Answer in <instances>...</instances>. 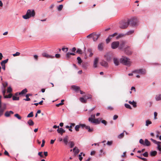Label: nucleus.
<instances>
[{"instance_id":"obj_25","label":"nucleus","mask_w":161,"mask_h":161,"mask_svg":"<svg viewBox=\"0 0 161 161\" xmlns=\"http://www.w3.org/2000/svg\"><path fill=\"white\" fill-rule=\"evenodd\" d=\"M31 96V94H27L26 96L25 97H26V98L24 99V100H25V101H29L31 100L30 98L29 97V96Z\"/></svg>"},{"instance_id":"obj_60","label":"nucleus","mask_w":161,"mask_h":161,"mask_svg":"<svg viewBox=\"0 0 161 161\" xmlns=\"http://www.w3.org/2000/svg\"><path fill=\"white\" fill-rule=\"evenodd\" d=\"M82 153H81L79 155V159L80 161H81L82 159V157L81 156Z\"/></svg>"},{"instance_id":"obj_34","label":"nucleus","mask_w":161,"mask_h":161,"mask_svg":"<svg viewBox=\"0 0 161 161\" xmlns=\"http://www.w3.org/2000/svg\"><path fill=\"white\" fill-rule=\"evenodd\" d=\"M69 144L70 148H72L75 145L74 143L72 141L69 142Z\"/></svg>"},{"instance_id":"obj_11","label":"nucleus","mask_w":161,"mask_h":161,"mask_svg":"<svg viewBox=\"0 0 161 161\" xmlns=\"http://www.w3.org/2000/svg\"><path fill=\"white\" fill-rule=\"evenodd\" d=\"M104 57L108 62H109L111 60V56L108 53H107L105 55Z\"/></svg>"},{"instance_id":"obj_58","label":"nucleus","mask_w":161,"mask_h":161,"mask_svg":"<svg viewBox=\"0 0 161 161\" xmlns=\"http://www.w3.org/2000/svg\"><path fill=\"white\" fill-rule=\"evenodd\" d=\"M42 152H39L38 153V155L40 157L42 158H44L43 155L42 154Z\"/></svg>"},{"instance_id":"obj_28","label":"nucleus","mask_w":161,"mask_h":161,"mask_svg":"<svg viewBox=\"0 0 161 161\" xmlns=\"http://www.w3.org/2000/svg\"><path fill=\"white\" fill-rule=\"evenodd\" d=\"M124 36V35L122 34H119L116 37V39L117 40L123 37Z\"/></svg>"},{"instance_id":"obj_13","label":"nucleus","mask_w":161,"mask_h":161,"mask_svg":"<svg viewBox=\"0 0 161 161\" xmlns=\"http://www.w3.org/2000/svg\"><path fill=\"white\" fill-rule=\"evenodd\" d=\"M14 112L12 111H7L5 112L4 115L7 117H9L11 114H13Z\"/></svg>"},{"instance_id":"obj_14","label":"nucleus","mask_w":161,"mask_h":161,"mask_svg":"<svg viewBox=\"0 0 161 161\" xmlns=\"http://www.w3.org/2000/svg\"><path fill=\"white\" fill-rule=\"evenodd\" d=\"M99 58H95L94 62L93 67L95 68H97V64L98 63Z\"/></svg>"},{"instance_id":"obj_33","label":"nucleus","mask_w":161,"mask_h":161,"mask_svg":"<svg viewBox=\"0 0 161 161\" xmlns=\"http://www.w3.org/2000/svg\"><path fill=\"white\" fill-rule=\"evenodd\" d=\"M134 30H130L128 31L126 33V35H130L134 32Z\"/></svg>"},{"instance_id":"obj_63","label":"nucleus","mask_w":161,"mask_h":161,"mask_svg":"<svg viewBox=\"0 0 161 161\" xmlns=\"http://www.w3.org/2000/svg\"><path fill=\"white\" fill-rule=\"evenodd\" d=\"M92 97L91 95H90L89 96H85V98L86 99V100L89 99H91Z\"/></svg>"},{"instance_id":"obj_49","label":"nucleus","mask_w":161,"mask_h":161,"mask_svg":"<svg viewBox=\"0 0 161 161\" xmlns=\"http://www.w3.org/2000/svg\"><path fill=\"white\" fill-rule=\"evenodd\" d=\"M13 100H19V97H17L15 96L13 97Z\"/></svg>"},{"instance_id":"obj_37","label":"nucleus","mask_w":161,"mask_h":161,"mask_svg":"<svg viewBox=\"0 0 161 161\" xmlns=\"http://www.w3.org/2000/svg\"><path fill=\"white\" fill-rule=\"evenodd\" d=\"M8 58H7L5 60H4L2 61L1 63V65L5 64L7 63V62H8Z\"/></svg>"},{"instance_id":"obj_6","label":"nucleus","mask_w":161,"mask_h":161,"mask_svg":"<svg viewBox=\"0 0 161 161\" xmlns=\"http://www.w3.org/2000/svg\"><path fill=\"white\" fill-rule=\"evenodd\" d=\"M126 42L125 41H120V44H119V48L120 49H125V48L126 47L127 45H125Z\"/></svg>"},{"instance_id":"obj_35","label":"nucleus","mask_w":161,"mask_h":161,"mask_svg":"<svg viewBox=\"0 0 161 161\" xmlns=\"http://www.w3.org/2000/svg\"><path fill=\"white\" fill-rule=\"evenodd\" d=\"M64 101V99L62 100L61 101V103H59L58 104H56V106L57 107H59L60 105H61L64 104V103L63 102Z\"/></svg>"},{"instance_id":"obj_52","label":"nucleus","mask_w":161,"mask_h":161,"mask_svg":"<svg viewBox=\"0 0 161 161\" xmlns=\"http://www.w3.org/2000/svg\"><path fill=\"white\" fill-rule=\"evenodd\" d=\"M5 109V108L3 109H0V116H1L2 115H3L4 109Z\"/></svg>"},{"instance_id":"obj_24","label":"nucleus","mask_w":161,"mask_h":161,"mask_svg":"<svg viewBox=\"0 0 161 161\" xmlns=\"http://www.w3.org/2000/svg\"><path fill=\"white\" fill-rule=\"evenodd\" d=\"M128 103H129L132 105L134 107H136L137 106L136 102L134 101H133L132 102L129 101Z\"/></svg>"},{"instance_id":"obj_46","label":"nucleus","mask_w":161,"mask_h":161,"mask_svg":"<svg viewBox=\"0 0 161 161\" xmlns=\"http://www.w3.org/2000/svg\"><path fill=\"white\" fill-rule=\"evenodd\" d=\"M80 128L79 125H76L75 127V130L76 131H78L79 130V128Z\"/></svg>"},{"instance_id":"obj_17","label":"nucleus","mask_w":161,"mask_h":161,"mask_svg":"<svg viewBox=\"0 0 161 161\" xmlns=\"http://www.w3.org/2000/svg\"><path fill=\"white\" fill-rule=\"evenodd\" d=\"M57 131L58 133L61 134V135H62L63 133L65 132V131L62 128H59L57 130Z\"/></svg>"},{"instance_id":"obj_42","label":"nucleus","mask_w":161,"mask_h":161,"mask_svg":"<svg viewBox=\"0 0 161 161\" xmlns=\"http://www.w3.org/2000/svg\"><path fill=\"white\" fill-rule=\"evenodd\" d=\"M111 38V36L109 35L106 40L107 43H108L110 41Z\"/></svg>"},{"instance_id":"obj_50","label":"nucleus","mask_w":161,"mask_h":161,"mask_svg":"<svg viewBox=\"0 0 161 161\" xmlns=\"http://www.w3.org/2000/svg\"><path fill=\"white\" fill-rule=\"evenodd\" d=\"M12 90L11 87L10 86L8 87L7 90V92L8 93H10L12 92Z\"/></svg>"},{"instance_id":"obj_18","label":"nucleus","mask_w":161,"mask_h":161,"mask_svg":"<svg viewBox=\"0 0 161 161\" xmlns=\"http://www.w3.org/2000/svg\"><path fill=\"white\" fill-rule=\"evenodd\" d=\"M71 87L76 92H78L80 90V87L79 86L75 85L72 86Z\"/></svg>"},{"instance_id":"obj_41","label":"nucleus","mask_w":161,"mask_h":161,"mask_svg":"<svg viewBox=\"0 0 161 161\" xmlns=\"http://www.w3.org/2000/svg\"><path fill=\"white\" fill-rule=\"evenodd\" d=\"M2 93L3 94V95L4 96H4H6V95H5V94L6 93V90L5 89H4V87H2L1 88Z\"/></svg>"},{"instance_id":"obj_15","label":"nucleus","mask_w":161,"mask_h":161,"mask_svg":"<svg viewBox=\"0 0 161 161\" xmlns=\"http://www.w3.org/2000/svg\"><path fill=\"white\" fill-rule=\"evenodd\" d=\"M43 56L47 58H53L54 57V56L49 55L45 53H42Z\"/></svg>"},{"instance_id":"obj_1","label":"nucleus","mask_w":161,"mask_h":161,"mask_svg":"<svg viewBox=\"0 0 161 161\" xmlns=\"http://www.w3.org/2000/svg\"><path fill=\"white\" fill-rule=\"evenodd\" d=\"M35 15V12L34 9H28L26 14L22 16L23 18L25 19H27L30 17H33Z\"/></svg>"},{"instance_id":"obj_30","label":"nucleus","mask_w":161,"mask_h":161,"mask_svg":"<svg viewBox=\"0 0 161 161\" xmlns=\"http://www.w3.org/2000/svg\"><path fill=\"white\" fill-rule=\"evenodd\" d=\"M152 123V122L149 120H147L146 121L145 125L147 126H148L149 125Z\"/></svg>"},{"instance_id":"obj_9","label":"nucleus","mask_w":161,"mask_h":161,"mask_svg":"<svg viewBox=\"0 0 161 161\" xmlns=\"http://www.w3.org/2000/svg\"><path fill=\"white\" fill-rule=\"evenodd\" d=\"M92 36V38H93V40L94 41H96L99 37L100 36V34H97L95 33H93Z\"/></svg>"},{"instance_id":"obj_47","label":"nucleus","mask_w":161,"mask_h":161,"mask_svg":"<svg viewBox=\"0 0 161 161\" xmlns=\"http://www.w3.org/2000/svg\"><path fill=\"white\" fill-rule=\"evenodd\" d=\"M88 51L90 53L89 56L91 57H92L93 55V53H92V50L91 49H89L88 50Z\"/></svg>"},{"instance_id":"obj_19","label":"nucleus","mask_w":161,"mask_h":161,"mask_svg":"<svg viewBox=\"0 0 161 161\" xmlns=\"http://www.w3.org/2000/svg\"><path fill=\"white\" fill-rule=\"evenodd\" d=\"M155 100L157 101L161 100V94H158L156 95L155 97Z\"/></svg>"},{"instance_id":"obj_7","label":"nucleus","mask_w":161,"mask_h":161,"mask_svg":"<svg viewBox=\"0 0 161 161\" xmlns=\"http://www.w3.org/2000/svg\"><path fill=\"white\" fill-rule=\"evenodd\" d=\"M119 42L118 41H115L113 42L111 44V47L113 49L117 48L119 47Z\"/></svg>"},{"instance_id":"obj_54","label":"nucleus","mask_w":161,"mask_h":161,"mask_svg":"<svg viewBox=\"0 0 161 161\" xmlns=\"http://www.w3.org/2000/svg\"><path fill=\"white\" fill-rule=\"evenodd\" d=\"M113 142L112 141H108L107 142V144L109 146H111Z\"/></svg>"},{"instance_id":"obj_44","label":"nucleus","mask_w":161,"mask_h":161,"mask_svg":"<svg viewBox=\"0 0 161 161\" xmlns=\"http://www.w3.org/2000/svg\"><path fill=\"white\" fill-rule=\"evenodd\" d=\"M2 87H4V89H5L6 87L8 86L7 82H6L4 83H2Z\"/></svg>"},{"instance_id":"obj_51","label":"nucleus","mask_w":161,"mask_h":161,"mask_svg":"<svg viewBox=\"0 0 161 161\" xmlns=\"http://www.w3.org/2000/svg\"><path fill=\"white\" fill-rule=\"evenodd\" d=\"M12 96V94L11 93H10L8 95L6 96H4V98H10Z\"/></svg>"},{"instance_id":"obj_36","label":"nucleus","mask_w":161,"mask_h":161,"mask_svg":"<svg viewBox=\"0 0 161 161\" xmlns=\"http://www.w3.org/2000/svg\"><path fill=\"white\" fill-rule=\"evenodd\" d=\"M63 5L62 4H61V5H60L58 7V8H57V9H58V11H61L62 9H63Z\"/></svg>"},{"instance_id":"obj_40","label":"nucleus","mask_w":161,"mask_h":161,"mask_svg":"<svg viewBox=\"0 0 161 161\" xmlns=\"http://www.w3.org/2000/svg\"><path fill=\"white\" fill-rule=\"evenodd\" d=\"M77 61H78V63L79 64H80L81 63H82V60L81 59V58H80V57H78L77 58Z\"/></svg>"},{"instance_id":"obj_31","label":"nucleus","mask_w":161,"mask_h":161,"mask_svg":"<svg viewBox=\"0 0 161 161\" xmlns=\"http://www.w3.org/2000/svg\"><path fill=\"white\" fill-rule=\"evenodd\" d=\"M70 55H75V54L73 53H68L66 54V57L68 58H69V56Z\"/></svg>"},{"instance_id":"obj_59","label":"nucleus","mask_w":161,"mask_h":161,"mask_svg":"<svg viewBox=\"0 0 161 161\" xmlns=\"http://www.w3.org/2000/svg\"><path fill=\"white\" fill-rule=\"evenodd\" d=\"M142 155L145 157H147L148 156V153L147 152H146L142 154Z\"/></svg>"},{"instance_id":"obj_16","label":"nucleus","mask_w":161,"mask_h":161,"mask_svg":"<svg viewBox=\"0 0 161 161\" xmlns=\"http://www.w3.org/2000/svg\"><path fill=\"white\" fill-rule=\"evenodd\" d=\"M156 144L157 145V149L159 151V154H160L161 153V142H158Z\"/></svg>"},{"instance_id":"obj_5","label":"nucleus","mask_w":161,"mask_h":161,"mask_svg":"<svg viewBox=\"0 0 161 161\" xmlns=\"http://www.w3.org/2000/svg\"><path fill=\"white\" fill-rule=\"evenodd\" d=\"M89 121L91 123H95L96 124H99L101 120V118H99L97 119H93L92 118H89Z\"/></svg>"},{"instance_id":"obj_10","label":"nucleus","mask_w":161,"mask_h":161,"mask_svg":"<svg viewBox=\"0 0 161 161\" xmlns=\"http://www.w3.org/2000/svg\"><path fill=\"white\" fill-rule=\"evenodd\" d=\"M113 62L115 66H118L119 64V59L116 58L114 57L113 58Z\"/></svg>"},{"instance_id":"obj_38","label":"nucleus","mask_w":161,"mask_h":161,"mask_svg":"<svg viewBox=\"0 0 161 161\" xmlns=\"http://www.w3.org/2000/svg\"><path fill=\"white\" fill-rule=\"evenodd\" d=\"M79 151L78 149L77 148L75 150L74 152V156H75L79 153Z\"/></svg>"},{"instance_id":"obj_32","label":"nucleus","mask_w":161,"mask_h":161,"mask_svg":"<svg viewBox=\"0 0 161 161\" xmlns=\"http://www.w3.org/2000/svg\"><path fill=\"white\" fill-rule=\"evenodd\" d=\"M27 123L29 124V125L30 126L33 125L34 124V122L31 119L29 120L28 121Z\"/></svg>"},{"instance_id":"obj_56","label":"nucleus","mask_w":161,"mask_h":161,"mask_svg":"<svg viewBox=\"0 0 161 161\" xmlns=\"http://www.w3.org/2000/svg\"><path fill=\"white\" fill-rule=\"evenodd\" d=\"M76 53H78L80 54H81L82 53V52L81 49H78L76 51Z\"/></svg>"},{"instance_id":"obj_22","label":"nucleus","mask_w":161,"mask_h":161,"mask_svg":"<svg viewBox=\"0 0 161 161\" xmlns=\"http://www.w3.org/2000/svg\"><path fill=\"white\" fill-rule=\"evenodd\" d=\"M85 128L86 129L88 130V131L89 132H91L93 130V128H91L90 126L88 125H86Z\"/></svg>"},{"instance_id":"obj_57","label":"nucleus","mask_w":161,"mask_h":161,"mask_svg":"<svg viewBox=\"0 0 161 161\" xmlns=\"http://www.w3.org/2000/svg\"><path fill=\"white\" fill-rule=\"evenodd\" d=\"M80 127L81 128H83L84 127H85L86 126V125L84 124H80L79 125Z\"/></svg>"},{"instance_id":"obj_3","label":"nucleus","mask_w":161,"mask_h":161,"mask_svg":"<svg viewBox=\"0 0 161 161\" xmlns=\"http://www.w3.org/2000/svg\"><path fill=\"white\" fill-rule=\"evenodd\" d=\"M129 23V20H128L127 21L124 20L121 21L119 22L120 25L119 27L120 28L125 29L128 27Z\"/></svg>"},{"instance_id":"obj_21","label":"nucleus","mask_w":161,"mask_h":161,"mask_svg":"<svg viewBox=\"0 0 161 161\" xmlns=\"http://www.w3.org/2000/svg\"><path fill=\"white\" fill-rule=\"evenodd\" d=\"M150 156H154L157 154V152L156 151H151L150 153Z\"/></svg>"},{"instance_id":"obj_48","label":"nucleus","mask_w":161,"mask_h":161,"mask_svg":"<svg viewBox=\"0 0 161 161\" xmlns=\"http://www.w3.org/2000/svg\"><path fill=\"white\" fill-rule=\"evenodd\" d=\"M33 116V112H31L30 114H29L27 116V117L30 118L32 117Z\"/></svg>"},{"instance_id":"obj_64","label":"nucleus","mask_w":161,"mask_h":161,"mask_svg":"<svg viewBox=\"0 0 161 161\" xmlns=\"http://www.w3.org/2000/svg\"><path fill=\"white\" fill-rule=\"evenodd\" d=\"M101 122L102 123L104 124L105 125H106L107 122L106 121L104 120H103L101 121Z\"/></svg>"},{"instance_id":"obj_27","label":"nucleus","mask_w":161,"mask_h":161,"mask_svg":"<svg viewBox=\"0 0 161 161\" xmlns=\"http://www.w3.org/2000/svg\"><path fill=\"white\" fill-rule=\"evenodd\" d=\"M80 102L82 103H85L86 102V99L85 98V97H80Z\"/></svg>"},{"instance_id":"obj_26","label":"nucleus","mask_w":161,"mask_h":161,"mask_svg":"<svg viewBox=\"0 0 161 161\" xmlns=\"http://www.w3.org/2000/svg\"><path fill=\"white\" fill-rule=\"evenodd\" d=\"M27 92V89L26 88H25L23 90L20 92L19 93V95H23L25 94Z\"/></svg>"},{"instance_id":"obj_12","label":"nucleus","mask_w":161,"mask_h":161,"mask_svg":"<svg viewBox=\"0 0 161 161\" xmlns=\"http://www.w3.org/2000/svg\"><path fill=\"white\" fill-rule=\"evenodd\" d=\"M100 64L102 66L105 67H108V66L107 62L103 60L100 62Z\"/></svg>"},{"instance_id":"obj_2","label":"nucleus","mask_w":161,"mask_h":161,"mask_svg":"<svg viewBox=\"0 0 161 161\" xmlns=\"http://www.w3.org/2000/svg\"><path fill=\"white\" fill-rule=\"evenodd\" d=\"M120 61L122 64L128 66H130L131 64L130 59L126 57L122 56Z\"/></svg>"},{"instance_id":"obj_8","label":"nucleus","mask_w":161,"mask_h":161,"mask_svg":"<svg viewBox=\"0 0 161 161\" xmlns=\"http://www.w3.org/2000/svg\"><path fill=\"white\" fill-rule=\"evenodd\" d=\"M130 48V47L128 46H127L125 48V49H124L125 53L128 55H130L131 54V51Z\"/></svg>"},{"instance_id":"obj_61","label":"nucleus","mask_w":161,"mask_h":161,"mask_svg":"<svg viewBox=\"0 0 161 161\" xmlns=\"http://www.w3.org/2000/svg\"><path fill=\"white\" fill-rule=\"evenodd\" d=\"M139 142L142 145H144V141L142 139H141L140 140Z\"/></svg>"},{"instance_id":"obj_43","label":"nucleus","mask_w":161,"mask_h":161,"mask_svg":"<svg viewBox=\"0 0 161 161\" xmlns=\"http://www.w3.org/2000/svg\"><path fill=\"white\" fill-rule=\"evenodd\" d=\"M125 106L127 108L131 109L132 108L131 107L129 104H127V103H125Z\"/></svg>"},{"instance_id":"obj_45","label":"nucleus","mask_w":161,"mask_h":161,"mask_svg":"<svg viewBox=\"0 0 161 161\" xmlns=\"http://www.w3.org/2000/svg\"><path fill=\"white\" fill-rule=\"evenodd\" d=\"M124 136V133L123 132L120 134L119 135H118V137L119 138L121 139L123 138Z\"/></svg>"},{"instance_id":"obj_20","label":"nucleus","mask_w":161,"mask_h":161,"mask_svg":"<svg viewBox=\"0 0 161 161\" xmlns=\"http://www.w3.org/2000/svg\"><path fill=\"white\" fill-rule=\"evenodd\" d=\"M103 43H99L98 46V49L99 51H102L103 49Z\"/></svg>"},{"instance_id":"obj_62","label":"nucleus","mask_w":161,"mask_h":161,"mask_svg":"<svg viewBox=\"0 0 161 161\" xmlns=\"http://www.w3.org/2000/svg\"><path fill=\"white\" fill-rule=\"evenodd\" d=\"M20 54V53L19 52H17L16 53L14 54H13V56L14 57L16 56L19 55Z\"/></svg>"},{"instance_id":"obj_29","label":"nucleus","mask_w":161,"mask_h":161,"mask_svg":"<svg viewBox=\"0 0 161 161\" xmlns=\"http://www.w3.org/2000/svg\"><path fill=\"white\" fill-rule=\"evenodd\" d=\"M68 136H66L65 138H64L63 139V142L65 145H67L68 143Z\"/></svg>"},{"instance_id":"obj_53","label":"nucleus","mask_w":161,"mask_h":161,"mask_svg":"<svg viewBox=\"0 0 161 161\" xmlns=\"http://www.w3.org/2000/svg\"><path fill=\"white\" fill-rule=\"evenodd\" d=\"M131 23L132 26H135L136 25V21H134L133 20L131 21Z\"/></svg>"},{"instance_id":"obj_4","label":"nucleus","mask_w":161,"mask_h":161,"mask_svg":"<svg viewBox=\"0 0 161 161\" xmlns=\"http://www.w3.org/2000/svg\"><path fill=\"white\" fill-rule=\"evenodd\" d=\"M147 71L144 69H140L134 70L133 71V73H137L142 75H144L146 74Z\"/></svg>"},{"instance_id":"obj_39","label":"nucleus","mask_w":161,"mask_h":161,"mask_svg":"<svg viewBox=\"0 0 161 161\" xmlns=\"http://www.w3.org/2000/svg\"><path fill=\"white\" fill-rule=\"evenodd\" d=\"M14 116L19 119H21V117L18 114H15Z\"/></svg>"},{"instance_id":"obj_55","label":"nucleus","mask_w":161,"mask_h":161,"mask_svg":"<svg viewBox=\"0 0 161 161\" xmlns=\"http://www.w3.org/2000/svg\"><path fill=\"white\" fill-rule=\"evenodd\" d=\"M62 50L64 52H66L68 51V48H65L63 47V48H62Z\"/></svg>"},{"instance_id":"obj_23","label":"nucleus","mask_w":161,"mask_h":161,"mask_svg":"<svg viewBox=\"0 0 161 161\" xmlns=\"http://www.w3.org/2000/svg\"><path fill=\"white\" fill-rule=\"evenodd\" d=\"M150 142L147 139H145V142H144V145H143L146 146H149L150 145Z\"/></svg>"}]
</instances>
